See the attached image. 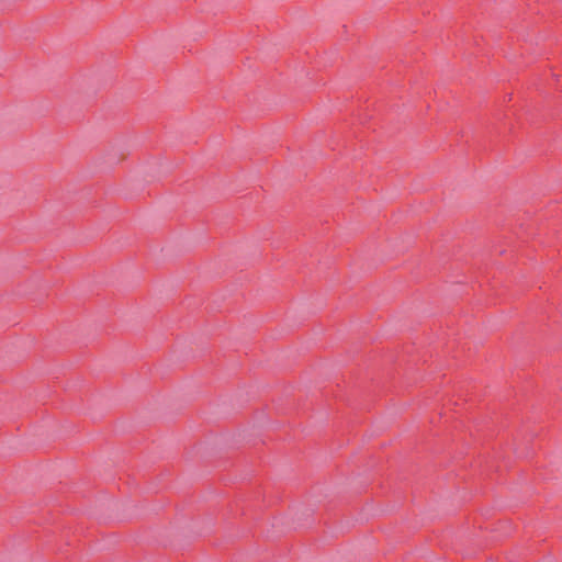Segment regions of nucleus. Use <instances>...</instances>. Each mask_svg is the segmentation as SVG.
Listing matches in <instances>:
<instances>
[{"label":"nucleus","mask_w":562,"mask_h":562,"mask_svg":"<svg viewBox=\"0 0 562 562\" xmlns=\"http://www.w3.org/2000/svg\"><path fill=\"white\" fill-rule=\"evenodd\" d=\"M183 243H202L203 240L198 237L196 234H187L186 238L182 240Z\"/></svg>","instance_id":"f257e3e1"},{"label":"nucleus","mask_w":562,"mask_h":562,"mask_svg":"<svg viewBox=\"0 0 562 562\" xmlns=\"http://www.w3.org/2000/svg\"><path fill=\"white\" fill-rule=\"evenodd\" d=\"M77 241H78V243H89V241H91V240H90L88 237H86V236H85V237H82V238H79Z\"/></svg>","instance_id":"f03ea898"},{"label":"nucleus","mask_w":562,"mask_h":562,"mask_svg":"<svg viewBox=\"0 0 562 562\" xmlns=\"http://www.w3.org/2000/svg\"><path fill=\"white\" fill-rule=\"evenodd\" d=\"M561 391H562V386H561Z\"/></svg>","instance_id":"7ed1b4c3"}]
</instances>
